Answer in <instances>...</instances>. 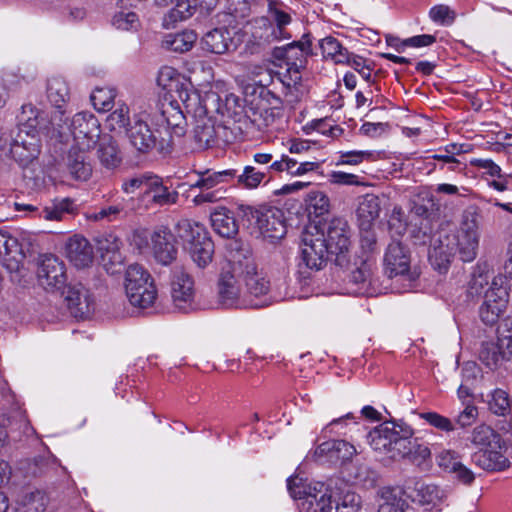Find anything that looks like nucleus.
I'll use <instances>...</instances> for the list:
<instances>
[{
  "mask_svg": "<svg viewBox=\"0 0 512 512\" xmlns=\"http://www.w3.org/2000/svg\"><path fill=\"white\" fill-rule=\"evenodd\" d=\"M101 260L103 267L108 274L114 275L121 272L124 258L120 251L101 255Z\"/></svg>",
  "mask_w": 512,
  "mask_h": 512,
  "instance_id": "nucleus-58",
  "label": "nucleus"
},
{
  "mask_svg": "<svg viewBox=\"0 0 512 512\" xmlns=\"http://www.w3.org/2000/svg\"><path fill=\"white\" fill-rule=\"evenodd\" d=\"M268 15L270 20L275 24L271 36L273 40L288 39L291 35L287 32L286 27L292 21L291 15L281 8L276 2H270L268 5Z\"/></svg>",
  "mask_w": 512,
  "mask_h": 512,
  "instance_id": "nucleus-34",
  "label": "nucleus"
},
{
  "mask_svg": "<svg viewBox=\"0 0 512 512\" xmlns=\"http://www.w3.org/2000/svg\"><path fill=\"white\" fill-rule=\"evenodd\" d=\"M301 243V259L310 270L323 269L330 254L335 255L338 266H350L351 229L343 217L309 223L301 234Z\"/></svg>",
  "mask_w": 512,
  "mask_h": 512,
  "instance_id": "nucleus-1",
  "label": "nucleus"
},
{
  "mask_svg": "<svg viewBox=\"0 0 512 512\" xmlns=\"http://www.w3.org/2000/svg\"><path fill=\"white\" fill-rule=\"evenodd\" d=\"M66 255L74 266L85 268L93 261V247L83 236L74 235L66 244Z\"/></svg>",
  "mask_w": 512,
  "mask_h": 512,
  "instance_id": "nucleus-25",
  "label": "nucleus"
},
{
  "mask_svg": "<svg viewBox=\"0 0 512 512\" xmlns=\"http://www.w3.org/2000/svg\"><path fill=\"white\" fill-rule=\"evenodd\" d=\"M113 23L118 29L130 30L136 28L138 15L134 12H120L115 15Z\"/></svg>",
  "mask_w": 512,
  "mask_h": 512,
  "instance_id": "nucleus-62",
  "label": "nucleus"
},
{
  "mask_svg": "<svg viewBox=\"0 0 512 512\" xmlns=\"http://www.w3.org/2000/svg\"><path fill=\"white\" fill-rule=\"evenodd\" d=\"M69 95V86L64 78L56 76L48 80L47 97L56 108H61L69 99Z\"/></svg>",
  "mask_w": 512,
  "mask_h": 512,
  "instance_id": "nucleus-39",
  "label": "nucleus"
},
{
  "mask_svg": "<svg viewBox=\"0 0 512 512\" xmlns=\"http://www.w3.org/2000/svg\"><path fill=\"white\" fill-rule=\"evenodd\" d=\"M146 193H152V201L159 205L174 204L177 200V192H169L168 188L162 183L161 178L157 176V181H151Z\"/></svg>",
  "mask_w": 512,
  "mask_h": 512,
  "instance_id": "nucleus-48",
  "label": "nucleus"
},
{
  "mask_svg": "<svg viewBox=\"0 0 512 512\" xmlns=\"http://www.w3.org/2000/svg\"><path fill=\"white\" fill-rule=\"evenodd\" d=\"M408 434L405 436L404 451L399 453L400 459L407 458L420 465L431 457V450L426 443L417 437H413L414 431L411 427Z\"/></svg>",
  "mask_w": 512,
  "mask_h": 512,
  "instance_id": "nucleus-32",
  "label": "nucleus"
},
{
  "mask_svg": "<svg viewBox=\"0 0 512 512\" xmlns=\"http://www.w3.org/2000/svg\"><path fill=\"white\" fill-rule=\"evenodd\" d=\"M324 58H329L337 64L349 63L350 56L346 48L334 37H325L319 41Z\"/></svg>",
  "mask_w": 512,
  "mask_h": 512,
  "instance_id": "nucleus-38",
  "label": "nucleus"
},
{
  "mask_svg": "<svg viewBox=\"0 0 512 512\" xmlns=\"http://www.w3.org/2000/svg\"><path fill=\"white\" fill-rule=\"evenodd\" d=\"M360 228V249L361 255L358 261L354 262L360 266L354 270V295H369L371 293V267L373 264L372 256L376 247V237L371 227L359 226Z\"/></svg>",
  "mask_w": 512,
  "mask_h": 512,
  "instance_id": "nucleus-8",
  "label": "nucleus"
},
{
  "mask_svg": "<svg viewBox=\"0 0 512 512\" xmlns=\"http://www.w3.org/2000/svg\"><path fill=\"white\" fill-rule=\"evenodd\" d=\"M416 500L426 510L441 512L448 506V493L437 485L420 484L416 488Z\"/></svg>",
  "mask_w": 512,
  "mask_h": 512,
  "instance_id": "nucleus-24",
  "label": "nucleus"
},
{
  "mask_svg": "<svg viewBox=\"0 0 512 512\" xmlns=\"http://www.w3.org/2000/svg\"><path fill=\"white\" fill-rule=\"evenodd\" d=\"M378 198L373 194H366L362 197L357 208V214L360 219L359 226L372 227L373 221L379 214Z\"/></svg>",
  "mask_w": 512,
  "mask_h": 512,
  "instance_id": "nucleus-40",
  "label": "nucleus"
},
{
  "mask_svg": "<svg viewBox=\"0 0 512 512\" xmlns=\"http://www.w3.org/2000/svg\"><path fill=\"white\" fill-rule=\"evenodd\" d=\"M471 461L485 471H503L510 466L509 459L496 450L481 449L471 455Z\"/></svg>",
  "mask_w": 512,
  "mask_h": 512,
  "instance_id": "nucleus-28",
  "label": "nucleus"
},
{
  "mask_svg": "<svg viewBox=\"0 0 512 512\" xmlns=\"http://www.w3.org/2000/svg\"><path fill=\"white\" fill-rule=\"evenodd\" d=\"M410 426L404 422L384 421L366 435L373 450L386 454L391 459H400L404 451L405 436L409 435Z\"/></svg>",
  "mask_w": 512,
  "mask_h": 512,
  "instance_id": "nucleus-5",
  "label": "nucleus"
},
{
  "mask_svg": "<svg viewBox=\"0 0 512 512\" xmlns=\"http://www.w3.org/2000/svg\"><path fill=\"white\" fill-rule=\"evenodd\" d=\"M125 292L130 304L141 309L150 307L157 297L150 273L139 264H132L127 268Z\"/></svg>",
  "mask_w": 512,
  "mask_h": 512,
  "instance_id": "nucleus-7",
  "label": "nucleus"
},
{
  "mask_svg": "<svg viewBox=\"0 0 512 512\" xmlns=\"http://www.w3.org/2000/svg\"><path fill=\"white\" fill-rule=\"evenodd\" d=\"M156 113L152 110H142L135 113L132 124L126 128V137L131 146L141 154L156 151L167 154L171 151V140L164 137L161 128L155 126Z\"/></svg>",
  "mask_w": 512,
  "mask_h": 512,
  "instance_id": "nucleus-3",
  "label": "nucleus"
},
{
  "mask_svg": "<svg viewBox=\"0 0 512 512\" xmlns=\"http://www.w3.org/2000/svg\"><path fill=\"white\" fill-rule=\"evenodd\" d=\"M22 504L30 507L35 512H41L46 507V496L40 490L26 491L22 496Z\"/></svg>",
  "mask_w": 512,
  "mask_h": 512,
  "instance_id": "nucleus-56",
  "label": "nucleus"
},
{
  "mask_svg": "<svg viewBox=\"0 0 512 512\" xmlns=\"http://www.w3.org/2000/svg\"><path fill=\"white\" fill-rule=\"evenodd\" d=\"M193 138L200 149L215 146V121L206 116L197 118Z\"/></svg>",
  "mask_w": 512,
  "mask_h": 512,
  "instance_id": "nucleus-37",
  "label": "nucleus"
},
{
  "mask_svg": "<svg viewBox=\"0 0 512 512\" xmlns=\"http://www.w3.org/2000/svg\"><path fill=\"white\" fill-rule=\"evenodd\" d=\"M511 346V337L499 338L498 342H483L479 351V360L489 369H496L512 356Z\"/></svg>",
  "mask_w": 512,
  "mask_h": 512,
  "instance_id": "nucleus-18",
  "label": "nucleus"
},
{
  "mask_svg": "<svg viewBox=\"0 0 512 512\" xmlns=\"http://www.w3.org/2000/svg\"><path fill=\"white\" fill-rule=\"evenodd\" d=\"M508 394L501 389H496L492 394L490 409L497 415H504L509 409Z\"/></svg>",
  "mask_w": 512,
  "mask_h": 512,
  "instance_id": "nucleus-59",
  "label": "nucleus"
},
{
  "mask_svg": "<svg viewBox=\"0 0 512 512\" xmlns=\"http://www.w3.org/2000/svg\"><path fill=\"white\" fill-rule=\"evenodd\" d=\"M151 181H157V176L151 174L138 175L132 178L124 179L121 189L126 194H134L136 191L149 188Z\"/></svg>",
  "mask_w": 512,
  "mask_h": 512,
  "instance_id": "nucleus-52",
  "label": "nucleus"
},
{
  "mask_svg": "<svg viewBox=\"0 0 512 512\" xmlns=\"http://www.w3.org/2000/svg\"><path fill=\"white\" fill-rule=\"evenodd\" d=\"M241 281L244 282L246 287L245 296L247 299H253L257 301H265L268 304L266 299H260L261 296H265L269 289L270 283L266 279L265 275L258 271V268L255 267L254 271L246 273L241 277Z\"/></svg>",
  "mask_w": 512,
  "mask_h": 512,
  "instance_id": "nucleus-31",
  "label": "nucleus"
},
{
  "mask_svg": "<svg viewBox=\"0 0 512 512\" xmlns=\"http://www.w3.org/2000/svg\"><path fill=\"white\" fill-rule=\"evenodd\" d=\"M306 210L311 217H320L329 212L330 202L327 195L322 191H311L307 194L306 199Z\"/></svg>",
  "mask_w": 512,
  "mask_h": 512,
  "instance_id": "nucleus-43",
  "label": "nucleus"
},
{
  "mask_svg": "<svg viewBox=\"0 0 512 512\" xmlns=\"http://www.w3.org/2000/svg\"><path fill=\"white\" fill-rule=\"evenodd\" d=\"M127 214L126 200L122 198L111 205L101 207L98 211L91 213L88 218L93 221L112 222L126 217Z\"/></svg>",
  "mask_w": 512,
  "mask_h": 512,
  "instance_id": "nucleus-41",
  "label": "nucleus"
},
{
  "mask_svg": "<svg viewBox=\"0 0 512 512\" xmlns=\"http://www.w3.org/2000/svg\"><path fill=\"white\" fill-rule=\"evenodd\" d=\"M287 488L294 499L303 500V505L308 501L315 500L319 495V501L323 502V497L328 495L329 487L324 482H307L297 476H291L287 480Z\"/></svg>",
  "mask_w": 512,
  "mask_h": 512,
  "instance_id": "nucleus-21",
  "label": "nucleus"
},
{
  "mask_svg": "<svg viewBox=\"0 0 512 512\" xmlns=\"http://www.w3.org/2000/svg\"><path fill=\"white\" fill-rule=\"evenodd\" d=\"M241 278L233 273L222 269L218 281V298L221 305L228 308H260L264 307L265 301L247 299L241 294Z\"/></svg>",
  "mask_w": 512,
  "mask_h": 512,
  "instance_id": "nucleus-10",
  "label": "nucleus"
},
{
  "mask_svg": "<svg viewBox=\"0 0 512 512\" xmlns=\"http://www.w3.org/2000/svg\"><path fill=\"white\" fill-rule=\"evenodd\" d=\"M10 154L22 166L28 165L39 155L36 152V142L34 139H32V142H28V146L12 141L10 144Z\"/></svg>",
  "mask_w": 512,
  "mask_h": 512,
  "instance_id": "nucleus-47",
  "label": "nucleus"
},
{
  "mask_svg": "<svg viewBox=\"0 0 512 512\" xmlns=\"http://www.w3.org/2000/svg\"><path fill=\"white\" fill-rule=\"evenodd\" d=\"M121 241L114 235H106L98 240L100 256L120 251Z\"/></svg>",
  "mask_w": 512,
  "mask_h": 512,
  "instance_id": "nucleus-64",
  "label": "nucleus"
},
{
  "mask_svg": "<svg viewBox=\"0 0 512 512\" xmlns=\"http://www.w3.org/2000/svg\"><path fill=\"white\" fill-rule=\"evenodd\" d=\"M257 267L249 245L239 240L228 244L227 263L222 269L242 277Z\"/></svg>",
  "mask_w": 512,
  "mask_h": 512,
  "instance_id": "nucleus-15",
  "label": "nucleus"
},
{
  "mask_svg": "<svg viewBox=\"0 0 512 512\" xmlns=\"http://www.w3.org/2000/svg\"><path fill=\"white\" fill-rule=\"evenodd\" d=\"M378 504L404 506V490L400 486H385L378 490Z\"/></svg>",
  "mask_w": 512,
  "mask_h": 512,
  "instance_id": "nucleus-49",
  "label": "nucleus"
},
{
  "mask_svg": "<svg viewBox=\"0 0 512 512\" xmlns=\"http://www.w3.org/2000/svg\"><path fill=\"white\" fill-rule=\"evenodd\" d=\"M151 243L154 257L159 263L168 265L176 258L174 235L167 228L155 230L151 235Z\"/></svg>",
  "mask_w": 512,
  "mask_h": 512,
  "instance_id": "nucleus-22",
  "label": "nucleus"
},
{
  "mask_svg": "<svg viewBox=\"0 0 512 512\" xmlns=\"http://www.w3.org/2000/svg\"><path fill=\"white\" fill-rule=\"evenodd\" d=\"M197 180L190 185V189L199 190H215L222 184L229 183L236 177V169H226L222 171H214L205 169L195 171Z\"/></svg>",
  "mask_w": 512,
  "mask_h": 512,
  "instance_id": "nucleus-26",
  "label": "nucleus"
},
{
  "mask_svg": "<svg viewBox=\"0 0 512 512\" xmlns=\"http://www.w3.org/2000/svg\"><path fill=\"white\" fill-rule=\"evenodd\" d=\"M243 213L264 239L274 242L285 236L286 225L281 209L269 205L247 206L243 209Z\"/></svg>",
  "mask_w": 512,
  "mask_h": 512,
  "instance_id": "nucleus-6",
  "label": "nucleus"
},
{
  "mask_svg": "<svg viewBox=\"0 0 512 512\" xmlns=\"http://www.w3.org/2000/svg\"><path fill=\"white\" fill-rule=\"evenodd\" d=\"M107 124L110 130H121L130 127L132 119L129 116V108L127 105L122 104L115 109L107 118Z\"/></svg>",
  "mask_w": 512,
  "mask_h": 512,
  "instance_id": "nucleus-51",
  "label": "nucleus"
},
{
  "mask_svg": "<svg viewBox=\"0 0 512 512\" xmlns=\"http://www.w3.org/2000/svg\"><path fill=\"white\" fill-rule=\"evenodd\" d=\"M79 147L72 148L67 157V169L75 180L87 181L92 175V165Z\"/></svg>",
  "mask_w": 512,
  "mask_h": 512,
  "instance_id": "nucleus-29",
  "label": "nucleus"
},
{
  "mask_svg": "<svg viewBox=\"0 0 512 512\" xmlns=\"http://www.w3.org/2000/svg\"><path fill=\"white\" fill-rule=\"evenodd\" d=\"M354 478H356L357 484L364 488H369L375 485L376 473L365 465H359Z\"/></svg>",
  "mask_w": 512,
  "mask_h": 512,
  "instance_id": "nucleus-63",
  "label": "nucleus"
},
{
  "mask_svg": "<svg viewBox=\"0 0 512 512\" xmlns=\"http://www.w3.org/2000/svg\"><path fill=\"white\" fill-rule=\"evenodd\" d=\"M335 489L340 499L337 502L333 512H352V484L344 476L337 477L335 480Z\"/></svg>",
  "mask_w": 512,
  "mask_h": 512,
  "instance_id": "nucleus-44",
  "label": "nucleus"
},
{
  "mask_svg": "<svg viewBox=\"0 0 512 512\" xmlns=\"http://www.w3.org/2000/svg\"><path fill=\"white\" fill-rule=\"evenodd\" d=\"M507 280L508 277L500 273L493 278L490 287L485 291L479 315L487 325L495 324L507 307L509 301Z\"/></svg>",
  "mask_w": 512,
  "mask_h": 512,
  "instance_id": "nucleus-9",
  "label": "nucleus"
},
{
  "mask_svg": "<svg viewBox=\"0 0 512 512\" xmlns=\"http://www.w3.org/2000/svg\"><path fill=\"white\" fill-rule=\"evenodd\" d=\"M23 258L18 240L5 230H0V261L10 270H16Z\"/></svg>",
  "mask_w": 512,
  "mask_h": 512,
  "instance_id": "nucleus-27",
  "label": "nucleus"
},
{
  "mask_svg": "<svg viewBox=\"0 0 512 512\" xmlns=\"http://www.w3.org/2000/svg\"><path fill=\"white\" fill-rule=\"evenodd\" d=\"M480 225L475 213L466 212L460 226L443 235L433 243L429 250V261L440 272L446 271L452 259L457 255L463 262H472L478 254Z\"/></svg>",
  "mask_w": 512,
  "mask_h": 512,
  "instance_id": "nucleus-2",
  "label": "nucleus"
},
{
  "mask_svg": "<svg viewBox=\"0 0 512 512\" xmlns=\"http://www.w3.org/2000/svg\"><path fill=\"white\" fill-rule=\"evenodd\" d=\"M37 111L31 105H22L21 115L19 117L18 132L12 141L28 146L32 139L36 142V152L40 153V139L38 135Z\"/></svg>",
  "mask_w": 512,
  "mask_h": 512,
  "instance_id": "nucleus-19",
  "label": "nucleus"
},
{
  "mask_svg": "<svg viewBox=\"0 0 512 512\" xmlns=\"http://www.w3.org/2000/svg\"><path fill=\"white\" fill-rule=\"evenodd\" d=\"M176 234L199 268L203 269L211 263L214 244L202 224L187 219L181 220L176 225Z\"/></svg>",
  "mask_w": 512,
  "mask_h": 512,
  "instance_id": "nucleus-4",
  "label": "nucleus"
},
{
  "mask_svg": "<svg viewBox=\"0 0 512 512\" xmlns=\"http://www.w3.org/2000/svg\"><path fill=\"white\" fill-rule=\"evenodd\" d=\"M420 418L425 420L429 425L434 428L445 432L450 433L455 430L454 422L446 416H443L437 412H422L419 414Z\"/></svg>",
  "mask_w": 512,
  "mask_h": 512,
  "instance_id": "nucleus-53",
  "label": "nucleus"
},
{
  "mask_svg": "<svg viewBox=\"0 0 512 512\" xmlns=\"http://www.w3.org/2000/svg\"><path fill=\"white\" fill-rule=\"evenodd\" d=\"M211 225L213 230L224 238H232L238 233V225L233 213L224 207L211 213Z\"/></svg>",
  "mask_w": 512,
  "mask_h": 512,
  "instance_id": "nucleus-33",
  "label": "nucleus"
},
{
  "mask_svg": "<svg viewBox=\"0 0 512 512\" xmlns=\"http://www.w3.org/2000/svg\"><path fill=\"white\" fill-rule=\"evenodd\" d=\"M149 110L156 113L155 126L162 129L164 137L171 140V130L178 136L184 134L185 117L182 111L174 106L172 102L157 103L154 108L150 107Z\"/></svg>",
  "mask_w": 512,
  "mask_h": 512,
  "instance_id": "nucleus-14",
  "label": "nucleus"
},
{
  "mask_svg": "<svg viewBox=\"0 0 512 512\" xmlns=\"http://www.w3.org/2000/svg\"><path fill=\"white\" fill-rule=\"evenodd\" d=\"M460 462L458 454L451 450L442 451L437 456L438 465L449 473L455 470Z\"/></svg>",
  "mask_w": 512,
  "mask_h": 512,
  "instance_id": "nucleus-61",
  "label": "nucleus"
},
{
  "mask_svg": "<svg viewBox=\"0 0 512 512\" xmlns=\"http://www.w3.org/2000/svg\"><path fill=\"white\" fill-rule=\"evenodd\" d=\"M197 39L193 31H184L176 34H169L165 37L164 46L174 52L189 51Z\"/></svg>",
  "mask_w": 512,
  "mask_h": 512,
  "instance_id": "nucleus-42",
  "label": "nucleus"
},
{
  "mask_svg": "<svg viewBox=\"0 0 512 512\" xmlns=\"http://www.w3.org/2000/svg\"><path fill=\"white\" fill-rule=\"evenodd\" d=\"M351 445L344 440H330L320 444L315 452L314 456L320 460L326 457L328 461L333 463L340 462L344 468L349 465L352 457Z\"/></svg>",
  "mask_w": 512,
  "mask_h": 512,
  "instance_id": "nucleus-23",
  "label": "nucleus"
},
{
  "mask_svg": "<svg viewBox=\"0 0 512 512\" xmlns=\"http://www.w3.org/2000/svg\"><path fill=\"white\" fill-rule=\"evenodd\" d=\"M38 279L46 290H60L65 286V265L54 255H44L38 268Z\"/></svg>",
  "mask_w": 512,
  "mask_h": 512,
  "instance_id": "nucleus-16",
  "label": "nucleus"
},
{
  "mask_svg": "<svg viewBox=\"0 0 512 512\" xmlns=\"http://www.w3.org/2000/svg\"><path fill=\"white\" fill-rule=\"evenodd\" d=\"M470 165L483 169L486 174L492 177H497L499 179L504 178L500 166L491 159L473 158L470 160Z\"/></svg>",
  "mask_w": 512,
  "mask_h": 512,
  "instance_id": "nucleus-60",
  "label": "nucleus"
},
{
  "mask_svg": "<svg viewBox=\"0 0 512 512\" xmlns=\"http://www.w3.org/2000/svg\"><path fill=\"white\" fill-rule=\"evenodd\" d=\"M429 17L434 23L449 26L455 21L456 13L448 5L438 4L430 9Z\"/></svg>",
  "mask_w": 512,
  "mask_h": 512,
  "instance_id": "nucleus-54",
  "label": "nucleus"
},
{
  "mask_svg": "<svg viewBox=\"0 0 512 512\" xmlns=\"http://www.w3.org/2000/svg\"><path fill=\"white\" fill-rule=\"evenodd\" d=\"M265 176L266 173L264 171L256 169L254 166L247 165L243 168L241 173H238L236 169L235 179H237L239 186L246 189H254L261 184Z\"/></svg>",
  "mask_w": 512,
  "mask_h": 512,
  "instance_id": "nucleus-46",
  "label": "nucleus"
},
{
  "mask_svg": "<svg viewBox=\"0 0 512 512\" xmlns=\"http://www.w3.org/2000/svg\"><path fill=\"white\" fill-rule=\"evenodd\" d=\"M70 313L76 318H83L93 310L94 299L81 283L70 285L63 291Z\"/></svg>",
  "mask_w": 512,
  "mask_h": 512,
  "instance_id": "nucleus-20",
  "label": "nucleus"
},
{
  "mask_svg": "<svg viewBox=\"0 0 512 512\" xmlns=\"http://www.w3.org/2000/svg\"><path fill=\"white\" fill-rule=\"evenodd\" d=\"M70 129L76 146L82 150L94 147L100 139V123L92 113L79 112L75 114Z\"/></svg>",
  "mask_w": 512,
  "mask_h": 512,
  "instance_id": "nucleus-11",
  "label": "nucleus"
},
{
  "mask_svg": "<svg viewBox=\"0 0 512 512\" xmlns=\"http://www.w3.org/2000/svg\"><path fill=\"white\" fill-rule=\"evenodd\" d=\"M410 254L408 249L399 241L393 240L384 255V270L389 278L404 277L410 283L416 275L410 272Z\"/></svg>",
  "mask_w": 512,
  "mask_h": 512,
  "instance_id": "nucleus-12",
  "label": "nucleus"
},
{
  "mask_svg": "<svg viewBox=\"0 0 512 512\" xmlns=\"http://www.w3.org/2000/svg\"><path fill=\"white\" fill-rule=\"evenodd\" d=\"M225 193L226 190L223 188H216L215 190H200L199 194L194 196L192 202L196 206L216 203L225 197Z\"/></svg>",
  "mask_w": 512,
  "mask_h": 512,
  "instance_id": "nucleus-57",
  "label": "nucleus"
},
{
  "mask_svg": "<svg viewBox=\"0 0 512 512\" xmlns=\"http://www.w3.org/2000/svg\"><path fill=\"white\" fill-rule=\"evenodd\" d=\"M97 156L107 169H114L121 163V156L116 141L110 135L100 137Z\"/></svg>",
  "mask_w": 512,
  "mask_h": 512,
  "instance_id": "nucleus-35",
  "label": "nucleus"
},
{
  "mask_svg": "<svg viewBox=\"0 0 512 512\" xmlns=\"http://www.w3.org/2000/svg\"><path fill=\"white\" fill-rule=\"evenodd\" d=\"M231 32L227 28H215L202 38V48L210 53L224 54L232 45Z\"/></svg>",
  "mask_w": 512,
  "mask_h": 512,
  "instance_id": "nucleus-30",
  "label": "nucleus"
},
{
  "mask_svg": "<svg viewBox=\"0 0 512 512\" xmlns=\"http://www.w3.org/2000/svg\"><path fill=\"white\" fill-rule=\"evenodd\" d=\"M174 4L175 6L167 14L171 22L183 21L193 15L194 8L188 0H176Z\"/></svg>",
  "mask_w": 512,
  "mask_h": 512,
  "instance_id": "nucleus-55",
  "label": "nucleus"
},
{
  "mask_svg": "<svg viewBox=\"0 0 512 512\" xmlns=\"http://www.w3.org/2000/svg\"><path fill=\"white\" fill-rule=\"evenodd\" d=\"M471 442L476 446H492L493 444L500 447L501 436L495 432L490 426L480 424L476 426L471 433Z\"/></svg>",
  "mask_w": 512,
  "mask_h": 512,
  "instance_id": "nucleus-45",
  "label": "nucleus"
},
{
  "mask_svg": "<svg viewBox=\"0 0 512 512\" xmlns=\"http://www.w3.org/2000/svg\"><path fill=\"white\" fill-rule=\"evenodd\" d=\"M288 62L287 66L292 69H304L307 56L311 54V40L309 34H304L299 41H293L288 44Z\"/></svg>",
  "mask_w": 512,
  "mask_h": 512,
  "instance_id": "nucleus-36",
  "label": "nucleus"
},
{
  "mask_svg": "<svg viewBox=\"0 0 512 512\" xmlns=\"http://www.w3.org/2000/svg\"><path fill=\"white\" fill-rule=\"evenodd\" d=\"M171 287L175 308L184 313L193 310L194 281L183 267L174 268Z\"/></svg>",
  "mask_w": 512,
  "mask_h": 512,
  "instance_id": "nucleus-13",
  "label": "nucleus"
},
{
  "mask_svg": "<svg viewBox=\"0 0 512 512\" xmlns=\"http://www.w3.org/2000/svg\"><path fill=\"white\" fill-rule=\"evenodd\" d=\"M17 211H29L33 217L44 219L46 221H62L65 214L74 213L76 206L70 198L54 200L51 204L44 207H36L29 204L15 203Z\"/></svg>",
  "mask_w": 512,
  "mask_h": 512,
  "instance_id": "nucleus-17",
  "label": "nucleus"
},
{
  "mask_svg": "<svg viewBox=\"0 0 512 512\" xmlns=\"http://www.w3.org/2000/svg\"><path fill=\"white\" fill-rule=\"evenodd\" d=\"M115 91L113 89L98 88L91 94V101L98 111H110L114 105Z\"/></svg>",
  "mask_w": 512,
  "mask_h": 512,
  "instance_id": "nucleus-50",
  "label": "nucleus"
}]
</instances>
